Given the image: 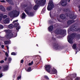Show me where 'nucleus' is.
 Returning a JSON list of instances; mask_svg holds the SVG:
<instances>
[{"label": "nucleus", "instance_id": "obj_31", "mask_svg": "<svg viewBox=\"0 0 80 80\" xmlns=\"http://www.w3.org/2000/svg\"><path fill=\"white\" fill-rule=\"evenodd\" d=\"M12 55H17V53L15 52H12L11 53Z\"/></svg>", "mask_w": 80, "mask_h": 80}, {"label": "nucleus", "instance_id": "obj_3", "mask_svg": "<svg viewBox=\"0 0 80 80\" xmlns=\"http://www.w3.org/2000/svg\"><path fill=\"white\" fill-rule=\"evenodd\" d=\"M34 2L37 5H35L33 7V10H37L38 8V7L39 6H42V5H44L46 3V0H34Z\"/></svg>", "mask_w": 80, "mask_h": 80}, {"label": "nucleus", "instance_id": "obj_52", "mask_svg": "<svg viewBox=\"0 0 80 80\" xmlns=\"http://www.w3.org/2000/svg\"><path fill=\"white\" fill-rule=\"evenodd\" d=\"M0 46H1V42H0Z\"/></svg>", "mask_w": 80, "mask_h": 80}, {"label": "nucleus", "instance_id": "obj_42", "mask_svg": "<svg viewBox=\"0 0 80 80\" xmlns=\"http://www.w3.org/2000/svg\"><path fill=\"white\" fill-rule=\"evenodd\" d=\"M4 61L3 60H2L0 62V63H4Z\"/></svg>", "mask_w": 80, "mask_h": 80}, {"label": "nucleus", "instance_id": "obj_29", "mask_svg": "<svg viewBox=\"0 0 80 80\" xmlns=\"http://www.w3.org/2000/svg\"><path fill=\"white\" fill-rule=\"evenodd\" d=\"M72 48L74 50H75L76 49V48H77V45L76 44H74L72 46Z\"/></svg>", "mask_w": 80, "mask_h": 80}, {"label": "nucleus", "instance_id": "obj_38", "mask_svg": "<svg viewBox=\"0 0 80 80\" xmlns=\"http://www.w3.org/2000/svg\"><path fill=\"white\" fill-rule=\"evenodd\" d=\"M44 78H46V79H47L48 80V79H49V78H48V76H45Z\"/></svg>", "mask_w": 80, "mask_h": 80}, {"label": "nucleus", "instance_id": "obj_20", "mask_svg": "<svg viewBox=\"0 0 80 80\" xmlns=\"http://www.w3.org/2000/svg\"><path fill=\"white\" fill-rule=\"evenodd\" d=\"M0 9L2 12H5V8L2 5L0 6Z\"/></svg>", "mask_w": 80, "mask_h": 80}, {"label": "nucleus", "instance_id": "obj_24", "mask_svg": "<svg viewBox=\"0 0 80 80\" xmlns=\"http://www.w3.org/2000/svg\"><path fill=\"white\" fill-rule=\"evenodd\" d=\"M12 9V6H9L7 8V10L8 11H10Z\"/></svg>", "mask_w": 80, "mask_h": 80}, {"label": "nucleus", "instance_id": "obj_43", "mask_svg": "<svg viewBox=\"0 0 80 80\" xmlns=\"http://www.w3.org/2000/svg\"><path fill=\"white\" fill-rule=\"evenodd\" d=\"M2 77H3V75L2 74V73L0 74V78Z\"/></svg>", "mask_w": 80, "mask_h": 80}, {"label": "nucleus", "instance_id": "obj_35", "mask_svg": "<svg viewBox=\"0 0 80 80\" xmlns=\"http://www.w3.org/2000/svg\"><path fill=\"white\" fill-rule=\"evenodd\" d=\"M33 61H32L31 62H30L28 64V65L29 66H30V65H32L33 64Z\"/></svg>", "mask_w": 80, "mask_h": 80}, {"label": "nucleus", "instance_id": "obj_44", "mask_svg": "<svg viewBox=\"0 0 80 80\" xmlns=\"http://www.w3.org/2000/svg\"><path fill=\"white\" fill-rule=\"evenodd\" d=\"M20 62L21 63H23V60H21Z\"/></svg>", "mask_w": 80, "mask_h": 80}, {"label": "nucleus", "instance_id": "obj_27", "mask_svg": "<svg viewBox=\"0 0 80 80\" xmlns=\"http://www.w3.org/2000/svg\"><path fill=\"white\" fill-rule=\"evenodd\" d=\"M26 70L27 72H31L32 71V70H31V67H29L28 69H26Z\"/></svg>", "mask_w": 80, "mask_h": 80}, {"label": "nucleus", "instance_id": "obj_41", "mask_svg": "<svg viewBox=\"0 0 80 80\" xmlns=\"http://www.w3.org/2000/svg\"><path fill=\"white\" fill-rule=\"evenodd\" d=\"M76 80H80V78L79 77H77L76 79Z\"/></svg>", "mask_w": 80, "mask_h": 80}, {"label": "nucleus", "instance_id": "obj_28", "mask_svg": "<svg viewBox=\"0 0 80 80\" xmlns=\"http://www.w3.org/2000/svg\"><path fill=\"white\" fill-rule=\"evenodd\" d=\"M13 28V25L12 24H10L9 25V28L11 29L12 28Z\"/></svg>", "mask_w": 80, "mask_h": 80}, {"label": "nucleus", "instance_id": "obj_7", "mask_svg": "<svg viewBox=\"0 0 80 80\" xmlns=\"http://www.w3.org/2000/svg\"><path fill=\"white\" fill-rule=\"evenodd\" d=\"M22 7H24V8L27 7V8L25 10V12H26V13L27 14V15H28L29 16H31V17L34 16V13L32 12H30L29 14V10H30V9L32 8L28 6V5H26L22 6Z\"/></svg>", "mask_w": 80, "mask_h": 80}, {"label": "nucleus", "instance_id": "obj_6", "mask_svg": "<svg viewBox=\"0 0 80 80\" xmlns=\"http://www.w3.org/2000/svg\"><path fill=\"white\" fill-rule=\"evenodd\" d=\"M20 15V12L16 10H13L8 12V15L10 17V18H15L18 17Z\"/></svg>", "mask_w": 80, "mask_h": 80}, {"label": "nucleus", "instance_id": "obj_40", "mask_svg": "<svg viewBox=\"0 0 80 80\" xmlns=\"http://www.w3.org/2000/svg\"><path fill=\"white\" fill-rule=\"evenodd\" d=\"M0 2L2 3H5V1L4 0H1Z\"/></svg>", "mask_w": 80, "mask_h": 80}, {"label": "nucleus", "instance_id": "obj_19", "mask_svg": "<svg viewBox=\"0 0 80 80\" xmlns=\"http://www.w3.org/2000/svg\"><path fill=\"white\" fill-rule=\"evenodd\" d=\"M50 15L51 18H52V19H53L54 18V17H55V15L54 14L52 13V12H50Z\"/></svg>", "mask_w": 80, "mask_h": 80}, {"label": "nucleus", "instance_id": "obj_22", "mask_svg": "<svg viewBox=\"0 0 80 80\" xmlns=\"http://www.w3.org/2000/svg\"><path fill=\"white\" fill-rule=\"evenodd\" d=\"M7 2H8L11 5H13V2L12 0H6Z\"/></svg>", "mask_w": 80, "mask_h": 80}, {"label": "nucleus", "instance_id": "obj_11", "mask_svg": "<svg viewBox=\"0 0 80 80\" xmlns=\"http://www.w3.org/2000/svg\"><path fill=\"white\" fill-rule=\"evenodd\" d=\"M18 20H16L13 21L12 23H14V27H17L16 28L17 30H18L17 32H18V30L20 29V27L19 25V23L17 22Z\"/></svg>", "mask_w": 80, "mask_h": 80}, {"label": "nucleus", "instance_id": "obj_13", "mask_svg": "<svg viewBox=\"0 0 80 80\" xmlns=\"http://www.w3.org/2000/svg\"><path fill=\"white\" fill-rule=\"evenodd\" d=\"M66 15L68 16V17H69L70 19H72V20H75L76 18V16L74 15V14H66Z\"/></svg>", "mask_w": 80, "mask_h": 80}, {"label": "nucleus", "instance_id": "obj_26", "mask_svg": "<svg viewBox=\"0 0 80 80\" xmlns=\"http://www.w3.org/2000/svg\"><path fill=\"white\" fill-rule=\"evenodd\" d=\"M8 64H9V63H11V61H12V58L10 57H9L8 58Z\"/></svg>", "mask_w": 80, "mask_h": 80}, {"label": "nucleus", "instance_id": "obj_18", "mask_svg": "<svg viewBox=\"0 0 80 80\" xmlns=\"http://www.w3.org/2000/svg\"><path fill=\"white\" fill-rule=\"evenodd\" d=\"M53 25L51 26L48 28V30L49 32H52V31H53Z\"/></svg>", "mask_w": 80, "mask_h": 80}, {"label": "nucleus", "instance_id": "obj_45", "mask_svg": "<svg viewBox=\"0 0 80 80\" xmlns=\"http://www.w3.org/2000/svg\"><path fill=\"white\" fill-rule=\"evenodd\" d=\"M4 47H5V46H4V45H1V47L2 48H4Z\"/></svg>", "mask_w": 80, "mask_h": 80}, {"label": "nucleus", "instance_id": "obj_9", "mask_svg": "<svg viewBox=\"0 0 80 80\" xmlns=\"http://www.w3.org/2000/svg\"><path fill=\"white\" fill-rule=\"evenodd\" d=\"M67 1L70 2V0H61L59 4L56 5V7L58 8V6H60V5L63 6H66L67 5Z\"/></svg>", "mask_w": 80, "mask_h": 80}, {"label": "nucleus", "instance_id": "obj_37", "mask_svg": "<svg viewBox=\"0 0 80 80\" xmlns=\"http://www.w3.org/2000/svg\"><path fill=\"white\" fill-rule=\"evenodd\" d=\"M5 55L7 57H8L9 56L8 54V53H7V52H6L5 53Z\"/></svg>", "mask_w": 80, "mask_h": 80}, {"label": "nucleus", "instance_id": "obj_5", "mask_svg": "<svg viewBox=\"0 0 80 80\" xmlns=\"http://www.w3.org/2000/svg\"><path fill=\"white\" fill-rule=\"evenodd\" d=\"M52 39L54 41L53 45L52 44V46L54 49L55 50H61L63 48V46L62 45H58L57 42H56V38H54V37H52Z\"/></svg>", "mask_w": 80, "mask_h": 80}, {"label": "nucleus", "instance_id": "obj_50", "mask_svg": "<svg viewBox=\"0 0 80 80\" xmlns=\"http://www.w3.org/2000/svg\"><path fill=\"white\" fill-rule=\"evenodd\" d=\"M57 20L58 21H59V22H60V21L59 20V19H58V18H57Z\"/></svg>", "mask_w": 80, "mask_h": 80}, {"label": "nucleus", "instance_id": "obj_21", "mask_svg": "<svg viewBox=\"0 0 80 80\" xmlns=\"http://www.w3.org/2000/svg\"><path fill=\"white\" fill-rule=\"evenodd\" d=\"M71 77L72 78H70L71 80H73L72 79V78H74L75 77H77V74H73L72 75H71Z\"/></svg>", "mask_w": 80, "mask_h": 80}, {"label": "nucleus", "instance_id": "obj_16", "mask_svg": "<svg viewBox=\"0 0 80 80\" xmlns=\"http://www.w3.org/2000/svg\"><path fill=\"white\" fill-rule=\"evenodd\" d=\"M3 22L4 23H10V19L9 18H7L5 20H3Z\"/></svg>", "mask_w": 80, "mask_h": 80}, {"label": "nucleus", "instance_id": "obj_53", "mask_svg": "<svg viewBox=\"0 0 80 80\" xmlns=\"http://www.w3.org/2000/svg\"><path fill=\"white\" fill-rule=\"evenodd\" d=\"M77 52H76V53H75V54H77Z\"/></svg>", "mask_w": 80, "mask_h": 80}, {"label": "nucleus", "instance_id": "obj_48", "mask_svg": "<svg viewBox=\"0 0 80 80\" xmlns=\"http://www.w3.org/2000/svg\"><path fill=\"white\" fill-rule=\"evenodd\" d=\"M7 57H6L5 58V59L4 60L5 61H7Z\"/></svg>", "mask_w": 80, "mask_h": 80}, {"label": "nucleus", "instance_id": "obj_49", "mask_svg": "<svg viewBox=\"0 0 80 80\" xmlns=\"http://www.w3.org/2000/svg\"><path fill=\"white\" fill-rule=\"evenodd\" d=\"M13 78H15V75H14V76H13Z\"/></svg>", "mask_w": 80, "mask_h": 80}, {"label": "nucleus", "instance_id": "obj_51", "mask_svg": "<svg viewBox=\"0 0 80 80\" xmlns=\"http://www.w3.org/2000/svg\"><path fill=\"white\" fill-rule=\"evenodd\" d=\"M2 69V67L1 66H0V70H1Z\"/></svg>", "mask_w": 80, "mask_h": 80}, {"label": "nucleus", "instance_id": "obj_39", "mask_svg": "<svg viewBox=\"0 0 80 80\" xmlns=\"http://www.w3.org/2000/svg\"><path fill=\"white\" fill-rule=\"evenodd\" d=\"M46 8V7H44L43 8V9L42 10V12H45V9Z\"/></svg>", "mask_w": 80, "mask_h": 80}, {"label": "nucleus", "instance_id": "obj_46", "mask_svg": "<svg viewBox=\"0 0 80 80\" xmlns=\"http://www.w3.org/2000/svg\"><path fill=\"white\" fill-rule=\"evenodd\" d=\"M6 47L7 48V50H9V47H8V46H6Z\"/></svg>", "mask_w": 80, "mask_h": 80}, {"label": "nucleus", "instance_id": "obj_10", "mask_svg": "<svg viewBox=\"0 0 80 80\" xmlns=\"http://www.w3.org/2000/svg\"><path fill=\"white\" fill-rule=\"evenodd\" d=\"M54 7V4H53V1L52 0H50L49 1V4H48V5L47 7V9L49 11H50L51 10L53 7Z\"/></svg>", "mask_w": 80, "mask_h": 80}, {"label": "nucleus", "instance_id": "obj_32", "mask_svg": "<svg viewBox=\"0 0 80 80\" xmlns=\"http://www.w3.org/2000/svg\"><path fill=\"white\" fill-rule=\"evenodd\" d=\"M64 11L66 12H70V9H65Z\"/></svg>", "mask_w": 80, "mask_h": 80}, {"label": "nucleus", "instance_id": "obj_23", "mask_svg": "<svg viewBox=\"0 0 80 80\" xmlns=\"http://www.w3.org/2000/svg\"><path fill=\"white\" fill-rule=\"evenodd\" d=\"M8 66L6 65L4 68L3 70L4 71H6V70H8Z\"/></svg>", "mask_w": 80, "mask_h": 80}, {"label": "nucleus", "instance_id": "obj_54", "mask_svg": "<svg viewBox=\"0 0 80 80\" xmlns=\"http://www.w3.org/2000/svg\"><path fill=\"white\" fill-rule=\"evenodd\" d=\"M36 45L37 46V47H38V44H37Z\"/></svg>", "mask_w": 80, "mask_h": 80}, {"label": "nucleus", "instance_id": "obj_1", "mask_svg": "<svg viewBox=\"0 0 80 80\" xmlns=\"http://www.w3.org/2000/svg\"><path fill=\"white\" fill-rule=\"evenodd\" d=\"M55 34H60V36H59L58 34L57 35H55V36H56L57 38H61L62 37H63L66 35V31L65 30H62L60 29L59 28L55 30L54 32H51V34L53 36ZM54 34V35H53Z\"/></svg>", "mask_w": 80, "mask_h": 80}, {"label": "nucleus", "instance_id": "obj_33", "mask_svg": "<svg viewBox=\"0 0 80 80\" xmlns=\"http://www.w3.org/2000/svg\"><path fill=\"white\" fill-rule=\"evenodd\" d=\"M21 75H19V76H18L17 78V80H19V79H21Z\"/></svg>", "mask_w": 80, "mask_h": 80}, {"label": "nucleus", "instance_id": "obj_12", "mask_svg": "<svg viewBox=\"0 0 80 80\" xmlns=\"http://www.w3.org/2000/svg\"><path fill=\"white\" fill-rule=\"evenodd\" d=\"M69 30L70 31H72V32H74V31L77 32V31H78L80 32V28L77 29L76 28H75V27L74 25L70 27Z\"/></svg>", "mask_w": 80, "mask_h": 80}, {"label": "nucleus", "instance_id": "obj_17", "mask_svg": "<svg viewBox=\"0 0 80 80\" xmlns=\"http://www.w3.org/2000/svg\"><path fill=\"white\" fill-rule=\"evenodd\" d=\"M60 18L62 19V20H65V19L66 18L65 15L64 14H62L60 15Z\"/></svg>", "mask_w": 80, "mask_h": 80}, {"label": "nucleus", "instance_id": "obj_30", "mask_svg": "<svg viewBox=\"0 0 80 80\" xmlns=\"http://www.w3.org/2000/svg\"><path fill=\"white\" fill-rule=\"evenodd\" d=\"M5 44L6 45H8V44H9L10 43V42L8 41H6L4 42Z\"/></svg>", "mask_w": 80, "mask_h": 80}, {"label": "nucleus", "instance_id": "obj_2", "mask_svg": "<svg viewBox=\"0 0 80 80\" xmlns=\"http://www.w3.org/2000/svg\"><path fill=\"white\" fill-rule=\"evenodd\" d=\"M4 32L6 33L5 37L8 39H10L12 38H15L17 36V31H15L14 32H13L10 30L6 29L5 30Z\"/></svg>", "mask_w": 80, "mask_h": 80}, {"label": "nucleus", "instance_id": "obj_8", "mask_svg": "<svg viewBox=\"0 0 80 80\" xmlns=\"http://www.w3.org/2000/svg\"><path fill=\"white\" fill-rule=\"evenodd\" d=\"M75 33H72V34H71L70 36L69 34L68 35V37H67V39L68 42L69 43H73V38H75Z\"/></svg>", "mask_w": 80, "mask_h": 80}, {"label": "nucleus", "instance_id": "obj_14", "mask_svg": "<svg viewBox=\"0 0 80 80\" xmlns=\"http://www.w3.org/2000/svg\"><path fill=\"white\" fill-rule=\"evenodd\" d=\"M7 17L8 16L7 15H4L3 16V13H1L0 14V21H1V20H2V18L4 19L6 18H7Z\"/></svg>", "mask_w": 80, "mask_h": 80}, {"label": "nucleus", "instance_id": "obj_4", "mask_svg": "<svg viewBox=\"0 0 80 80\" xmlns=\"http://www.w3.org/2000/svg\"><path fill=\"white\" fill-rule=\"evenodd\" d=\"M45 70L50 74H56L57 73V71L54 68H52L50 65H45Z\"/></svg>", "mask_w": 80, "mask_h": 80}, {"label": "nucleus", "instance_id": "obj_47", "mask_svg": "<svg viewBox=\"0 0 80 80\" xmlns=\"http://www.w3.org/2000/svg\"><path fill=\"white\" fill-rule=\"evenodd\" d=\"M78 38H80V34H78Z\"/></svg>", "mask_w": 80, "mask_h": 80}, {"label": "nucleus", "instance_id": "obj_25", "mask_svg": "<svg viewBox=\"0 0 80 80\" xmlns=\"http://www.w3.org/2000/svg\"><path fill=\"white\" fill-rule=\"evenodd\" d=\"M26 14L25 13H23L22 16V19H24L26 17Z\"/></svg>", "mask_w": 80, "mask_h": 80}, {"label": "nucleus", "instance_id": "obj_36", "mask_svg": "<svg viewBox=\"0 0 80 80\" xmlns=\"http://www.w3.org/2000/svg\"><path fill=\"white\" fill-rule=\"evenodd\" d=\"M48 23H49V24H52V22L51 20H49L48 21Z\"/></svg>", "mask_w": 80, "mask_h": 80}, {"label": "nucleus", "instance_id": "obj_15", "mask_svg": "<svg viewBox=\"0 0 80 80\" xmlns=\"http://www.w3.org/2000/svg\"><path fill=\"white\" fill-rule=\"evenodd\" d=\"M75 21L73 20H69L67 22V24L68 26H67V27H68V26L69 25H70V24H72V23H73V22H74Z\"/></svg>", "mask_w": 80, "mask_h": 80}, {"label": "nucleus", "instance_id": "obj_34", "mask_svg": "<svg viewBox=\"0 0 80 80\" xmlns=\"http://www.w3.org/2000/svg\"><path fill=\"white\" fill-rule=\"evenodd\" d=\"M4 28V27L2 25L0 24V28L1 29H3Z\"/></svg>", "mask_w": 80, "mask_h": 80}]
</instances>
